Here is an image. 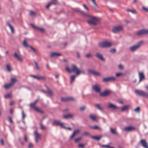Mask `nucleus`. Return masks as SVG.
I'll use <instances>...</instances> for the list:
<instances>
[{"label":"nucleus","mask_w":148,"mask_h":148,"mask_svg":"<svg viewBox=\"0 0 148 148\" xmlns=\"http://www.w3.org/2000/svg\"><path fill=\"white\" fill-rule=\"evenodd\" d=\"M6 24L10 27L12 33L14 34V29L13 27L8 22H7Z\"/></svg>","instance_id":"26"},{"label":"nucleus","mask_w":148,"mask_h":148,"mask_svg":"<svg viewBox=\"0 0 148 148\" xmlns=\"http://www.w3.org/2000/svg\"><path fill=\"white\" fill-rule=\"evenodd\" d=\"M135 112H136L139 113L140 111V108L138 107L136 108L134 110Z\"/></svg>","instance_id":"39"},{"label":"nucleus","mask_w":148,"mask_h":148,"mask_svg":"<svg viewBox=\"0 0 148 148\" xmlns=\"http://www.w3.org/2000/svg\"><path fill=\"white\" fill-rule=\"evenodd\" d=\"M34 63L36 65V69L38 70H39L40 69V68H39V67H38L37 63L35 62H34Z\"/></svg>","instance_id":"50"},{"label":"nucleus","mask_w":148,"mask_h":148,"mask_svg":"<svg viewBox=\"0 0 148 148\" xmlns=\"http://www.w3.org/2000/svg\"><path fill=\"white\" fill-rule=\"evenodd\" d=\"M85 109V107L84 106L81 107L80 108V110L81 111H83Z\"/></svg>","instance_id":"55"},{"label":"nucleus","mask_w":148,"mask_h":148,"mask_svg":"<svg viewBox=\"0 0 148 148\" xmlns=\"http://www.w3.org/2000/svg\"><path fill=\"white\" fill-rule=\"evenodd\" d=\"M8 118L9 119V121H10V122L11 123H13V122L12 119V118L10 116H9Z\"/></svg>","instance_id":"54"},{"label":"nucleus","mask_w":148,"mask_h":148,"mask_svg":"<svg viewBox=\"0 0 148 148\" xmlns=\"http://www.w3.org/2000/svg\"><path fill=\"white\" fill-rule=\"evenodd\" d=\"M95 106L99 110L102 111L103 109L101 107V106L99 104H95Z\"/></svg>","instance_id":"31"},{"label":"nucleus","mask_w":148,"mask_h":148,"mask_svg":"<svg viewBox=\"0 0 148 148\" xmlns=\"http://www.w3.org/2000/svg\"><path fill=\"white\" fill-rule=\"evenodd\" d=\"M88 72L89 74H92L94 75L100 76V73L97 72V71L91 69L88 70Z\"/></svg>","instance_id":"10"},{"label":"nucleus","mask_w":148,"mask_h":148,"mask_svg":"<svg viewBox=\"0 0 148 148\" xmlns=\"http://www.w3.org/2000/svg\"><path fill=\"white\" fill-rule=\"evenodd\" d=\"M14 103V101H10V106H12Z\"/></svg>","instance_id":"61"},{"label":"nucleus","mask_w":148,"mask_h":148,"mask_svg":"<svg viewBox=\"0 0 148 148\" xmlns=\"http://www.w3.org/2000/svg\"><path fill=\"white\" fill-rule=\"evenodd\" d=\"M40 128L42 130H44L45 129V127L41 123L40 124Z\"/></svg>","instance_id":"52"},{"label":"nucleus","mask_w":148,"mask_h":148,"mask_svg":"<svg viewBox=\"0 0 148 148\" xmlns=\"http://www.w3.org/2000/svg\"><path fill=\"white\" fill-rule=\"evenodd\" d=\"M89 20L87 21L88 23L90 25H95L98 21V19L96 17L93 16H89Z\"/></svg>","instance_id":"2"},{"label":"nucleus","mask_w":148,"mask_h":148,"mask_svg":"<svg viewBox=\"0 0 148 148\" xmlns=\"http://www.w3.org/2000/svg\"><path fill=\"white\" fill-rule=\"evenodd\" d=\"M53 125H56L57 126H59L60 127L63 128H65L64 124L62 123L60 121L58 120H54L52 123Z\"/></svg>","instance_id":"7"},{"label":"nucleus","mask_w":148,"mask_h":148,"mask_svg":"<svg viewBox=\"0 0 148 148\" xmlns=\"http://www.w3.org/2000/svg\"><path fill=\"white\" fill-rule=\"evenodd\" d=\"M31 25L33 27L35 28V29H36L37 30L40 31V32H44V29L43 28H40L38 27H36L33 24H31Z\"/></svg>","instance_id":"23"},{"label":"nucleus","mask_w":148,"mask_h":148,"mask_svg":"<svg viewBox=\"0 0 148 148\" xmlns=\"http://www.w3.org/2000/svg\"><path fill=\"white\" fill-rule=\"evenodd\" d=\"M144 34H148V29H143Z\"/></svg>","instance_id":"43"},{"label":"nucleus","mask_w":148,"mask_h":148,"mask_svg":"<svg viewBox=\"0 0 148 148\" xmlns=\"http://www.w3.org/2000/svg\"><path fill=\"white\" fill-rule=\"evenodd\" d=\"M115 80L116 78L115 77L111 76L103 78L102 79V81L103 82H108L114 81Z\"/></svg>","instance_id":"8"},{"label":"nucleus","mask_w":148,"mask_h":148,"mask_svg":"<svg viewBox=\"0 0 148 148\" xmlns=\"http://www.w3.org/2000/svg\"><path fill=\"white\" fill-rule=\"evenodd\" d=\"M136 34L138 36H140L144 34L143 29H142L136 32Z\"/></svg>","instance_id":"30"},{"label":"nucleus","mask_w":148,"mask_h":148,"mask_svg":"<svg viewBox=\"0 0 148 148\" xmlns=\"http://www.w3.org/2000/svg\"><path fill=\"white\" fill-rule=\"evenodd\" d=\"M90 0L92 1V2L95 5L96 7L97 8V6L95 2V0Z\"/></svg>","instance_id":"56"},{"label":"nucleus","mask_w":148,"mask_h":148,"mask_svg":"<svg viewBox=\"0 0 148 148\" xmlns=\"http://www.w3.org/2000/svg\"><path fill=\"white\" fill-rule=\"evenodd\" d=\"M61 55V54L60 53L52 52L51 53L50 56L51 57H53L60 56Z\"/></svg>","instance_id":"22"},{"label":"nucleus","mask_w":148,"mask_h":148,"mask_svg":"<svg viewBox=\"0 0 148 148\" xmlns=\"http://www.w3.org/2000/svg\"><path fill=\"white\" fill-rule=\"evenodd\" d=\"M76 75H73L71 76L70 77V83L72 84L74 80Z\"/></svg>","instance_id":"29"},{"label":"nucleus","mask_w":148,"mask_h":148,"mask_svg":"<svg viewBox=\"0 0 148 148\" xmlns=\"http://www.w3.org/2000/svg\"><path fill=\"white\" fill-rule=\"evenodd\" d=\"M108 107L109 108L113 109H118L119 107L115 105H114L112 103H109L108 106Z\"/></svg>","instance_id":"19"},{"label":"nucleus","mask_w":148,"mask_h":148,"mask_svg":"<svg viewBox=\"0 0 148 148\" xmlns=\"http://www.w3.org/2000/svg\"><path fill=\"white\" fill-rule=\"evenodd\" d=\"M90 127L92 129L96 130L98 129H100V127L97 125L90 126Z\"/></svg>","instance_id":"38"},{"label":"nucleus","mask_w":148,"mask_h":148,"mask_svg":"<svg viewBox=\"0 0 148 148\" xmlns=\"http://www.w3.org/2000/svg\"><path fill=\"white\" fill-rule=\"evenodd\" d=\"M102 136H99L98 137H97L95 136H92L91 138L95 139L97 140H99L100 139L102 138Z\"/></svg>","instance_id":"33"},{"label":"nucleus","mask_w":148,"mask_h":148,"mask_svg":"<svg viewBox=\"0 0 148 148\" xmlns=\"http://www.w3.org/2000/svg\"><path fill=\"white\" fill-rule=\"evenodd\" d=\"M6 68L8 71H11V69L9 64H7L6 66Z\"/></svg>","instance_id":"40"},{"label":"nucleus","mask_w":148,"mask_h":148,"mask_svg":"<svg viewBox=\"0 0 148 148\" xmlns=\"http://www.w3.org/2000/svg\"><path fill=\"white\" fill-rule=\"evenodd\" d=\"M122 29V26L120 25L114 27L112 29V31L114 33H116L121 31Z\"/></svg>","instance_id":"9"},{"label":"nucleus","mask_w":148,"mask_h":148,"mask_svg":"<svg viewBox=\"0 0 148 148\" xmlns=\"http://www.w3.org/2000/svg\"><path fill=\"white\" fill-rule=\"evenodd\" d=\"M124 130L127 132L135 130V127L132 126H129L125 127Z\"/></svg>","instance_id":"17"},{"label":"nucleus","mask_w":148,"mask_h":148,"mask_svg":"<svg viewBox=\"0 0 148 148\" xmlns=\"http://www.w3.org/2000/svg\"><path fill=\"white\" fill-rule=\"evenodd\" d=\"M29 47L34 52L36 51V50L33 48L32 46H29Z\"/></svg>","instance_id":"62"},{"label":"nucleus","mask_w":148,"mask_h":148,"mask_svg":"<svg viewBox=\"0 0 148 148\" xmlns=\"http://www.w3.org/2000/svg\"><path fill=\"white\" fill-rule=\"evenodd\" d=\"M61 100L64 101H75V99L72 97H68L64 98H61Z\"/></svg>","instance_id":"14"},{"label":"nucleus","mask_w":148,"mask_h":148,"mask_svg":"<svg viewBox=\"0 0 148 148\" xmlns=\"http://www.w3.org/2000/svg\"><path fill=\"white\" fill-rule=\"evenodd\" d=\"M12 86V85H11V84H10V83L6 84L4 85V88L5 89H8L11 87Z\"/></svg>","instance_id":"32"},{"label":"nucleus","mask_w":148,"mask_h":148,"mask_svg":"<svg viewBox=\"0 0 148 148\" xmlns=\"http://www.w3.org/2000/svg\"><path fill=\"white\" fill-rule=\"evenodd\" d=\"M98 45L100 47L106 48L110 47L112 45V44L108 41H104L99 43Z\"/></svg>","instance_id":"3"},{"label":"nucleus","mask_w":148,"mask_h":148,"mask_svg":"<svg viewBox=\"0 0 148 148\" xmlns=\"http://www.w3.org/2000/svg\"><path fill=\"white\" fill-rule=\"evenodd\" d=\"M143 43L142 41H140L138 42L137 44L130 47V51L132 52L135 51L140 47Z\"/></svg>","instance_id":"5"},{"label":"nucleus","mask_w":148,"mask_h":148,"mask_svg":"<svg viewBox=\"0 0 148 148\" xmlns=\"http://www.w3.org/2000/svg\"><path fill=\"white\" fill-rule=\"evenodd\" d=\"M110 131L111 133L113 134H117V132H116L115 129H114L112 127H110Z\"/></svg>","instance_id":"36"},{"label":"nucleus","mask_w":148,"mask_h":148,"mask_svg":"<svg viewBox=\"0 0 148 148\" xmlns=\"http://www.w3.org/2000/svg\"><path fill=\"white\" fill-rule=\"evenodd\" d=\"M82 139L81 137H79L78 138H76L75 140V142L77 143L80 140Z\"/></svg>","instance_id":"42"},{"label":"nucleus","mask_w":148,"mask_h":148,"mask_svg":"<svg viewBox=\"0 0 148 148\" xmlns=\"http://www.w3.org/2000/svg\"><path fill=\"white\" fill-rule=\"evenodd\" d=\"M78 146L79 147L83 148L84 147V145L83 144L80 143L78 145Z\"/></svg>","instance_id":"48"},{"label":"nucleus","mask_w":148,"mask_h":148,"mask_svg":"<svg viewBox=\"0 0 148 148\" xmlns=\"http://www.w3.org/2000/svg\"><path fill=\"white\" fill-rule=\"evenodd\" d=\"M71 66V69H70L68 67H66L65 68V70L69 72H73L76 73V75H79L80 74V71L76 66L74 64H72Z\"/></svg>","instance_id":"1"},{"label":"nucleus","mask_w":148,"mask_h":148,"mask_svg":"<svg viewBox=\"0 0 148 148\" xmlns=\"http://www.w3.org/2000/svg\"><path fill=\"white\" fill-rule=\"evenodd\" d=\"M30 14L31 16H35L36 15V13L33 11H31L30 12Z\"/></svg>","instance_id":"47"},{"label":"nucleus","mask_w":148,"mask_h":148,"mask_svg":"<svg viewBox=\"0 0 148 148\" xmlns=\"http://www.w3.org/2000/svg\"><path fill=\"white\" fill-rule=\"evenodd\" d=\"M30 76L32 77H33L34 78H35L37 79L38 80V78H39V76H36L35 75H30Z\"/></svg>","instance_id":"46"},{"label":"nucleus","mask_w":148,"mask_h":148,"mask_svg":"<svg viewBox=\"0 0 148 148\" xmlns=\"http://www.w3.org/2000/svg\"><path fill=\"white\" fill-rule=\"evenodd\" d=\"M110 52L112 53H114L116 51V50L114 49H111L110 51Z\"/></svg>","instance_id":"57"},{"label":"nucleus","mask_w":148,"mask_h":148,"mask_svg":"<svg viewBox=\"0 0 148 148\" xmlns=\"http://www.w3.org/2000/svg\"><path fill=\"white\" fill-rule=\"evenodd\" d=\"M51 5L50 4V3H49V4H48L46 6V8H48Z\"/></svg>","instance_id":"64"},{"label":"nucleus","mask_w":148,"mask_h":148,"mask_svg":"<svg viewBox=\"0 0 148 148\" xmlns=\"http://www.w3.org/2000/svg\"><path fill=\"white\" fill-rule=\"evenodd\" d=\"M89 117L92 120L95 121L97 119V117L95 115H90L89 116Z\"/></svg>","instance_id":"27"},{"label":"nucleus","mask_w":148,"mask_h":148,"mask_svg":"<svg viewBox=\"0 0 148 148\" xmlns=\"http://www.w3.org/2000/svg\"><path fill=\"white\" fill-rule=\"evenodd\" d=\"M127 11L128 12H131L133 14H135L136 13V10L134 9H127Z\"/></svg>","instance_id":"37"},{"label":"nucleus","mask_w":148,"mask_h":148,"mask_svg":"<svg viewBox=\"0 0 148 148\" xmlns=\"http://www.w3.org/2000/svg\"><path fill=\"white\" fill-rule=\"evenodd\" d=\"M140 143L141 144L142 146L144 147L145 148H148V144L145 140H141Z\"/></svg>","instance_id":"13"},{"label":"nucleus","mask_w":148,"mask_h":148,"mask_svg":"<svg viewBox=\"0 0 148 148\" xmlns=\"http://www.w3.org/2000/svg\"><path fill=\"white\" fill-rule=\"evenodd\" d=\"M34 134L35 136V141L36 143H38V140L40 138V136L37 131L34 132Z\"/></svg>","instance_id":"15"},{"label":"nucleus","mask_w":148,"mask_h":148,"mask_svg":"<svg viewBox=\"0 0 148 148\" xmlns=\"http://www.w3.org/2000/svg\"><path fill=\"white\" fill-rule=\"evenodd\" d=\"M38 78H39L38 80H40V79L45 80V77L43 76H39Z\"/></svg>","instance_id":"45"},{"label":"nucleus","mask_w":148,"mask_h":148,"mask_svg":"<svg viewBox=\"0 0 148 148\" xmlns=\"http://www.w3.org/2000/svg\"><path fill=\"white\" fill-rule=\"evenodd\" d=\"M142 8L146 11L148 12V9L147 8L145 7H143Z\"/></svg>","instance_id":"63"},{"label":"nucleus","mask_w":148,"mask_h":148,"mask_svg":"<svg viewBox=\"0 0 148 148\" xmlns=\"http://www.w3.org/2000/svg\"><path fill=\"white\" fill-rule=\"evenodd\" d=\"M38 99H36L34 102L31 103L30 104L29 106L32 108H33L34 110L38 112H40V113H43V112L42 111H40V110H39V109L37 107L34 106V105L36 104V103L38 101Z\"/></svg>","instance_id":"6"},{"label":"nucleus","mask_w":148,"mask_h":148,"mask_svg":"<svg viewBox=\"0 0 148 148\" xmlns=\"http://www.w3.org/2000/svg\"><path fill=\"white\" fill-rule=\"evenodd\" d=\"M16 81V79L15 78H12L11 79V82L10 83L11 84V85H12L14 84L15 82Z\"/></svg>","instance_id":"34"},{"label":"nucleus","mask_w":148,"mask_h":148,"mask_svg":"<svg viewBox=\"0 0 148 148\" xmlns=\"http://www.w3.org/2000/svg\"><path fill=\"white\" fill-rule=\"evenodd\" d=\"M11 95L10 94H7L5 95L4 97L5 98H8L10 97Z\"/></svg>","instance_id":"44"},{"label":"nucleus","mask_w":148,"mask_h":148,"mask_svg":"<svg viewBox=\"0 0 148 148\" xmlns=\"http://www.w3.org/2000/svg\"><path fill=\"white\" fill-rule=\"evenodd\" d=\"M23 45L25 47H29V46H30L27 44L25 40H24L23 42Z\"/></svg>","instance_id":"35"},{"label":"nucleus","mask_w":148,"mask_h":148,"mask_svg":"<svg viewBox=\"0 0 148 148\" xmlns=\"http://www.w3.org/2000/svg\"><path fill=\"white\" fill-rule=\"evenodd\" d=\"M19 127L20 129H21V130H25L27 129V128L26 126H25V127H24V128L23 127L21 126H19Z\"/></svg>","instance_id":"49"},{"label":"nucleus","mask_w":148,"mask_h":148,"mask_svg":"<svg viewBox=\"0 0 148 148\" xmlns=\"http://www.w3.org/2000/svg\"><path fill=\"white\" fill-rule=\"evenodd\" d=\"M33 147V145L31 143H29V145H28V148H31V147Z\"/></svg>","instance_id":"51"},{"label":"nucleus","mask_w":148,"mask_h":148,"mask_svg":"<svg viewBox=\"0 0 148 148\" xmlns=\"http://www.w3.org/2000/svg\"><path fill=\"white\" fill-rule=\"evenodd\" d=\"M121 73H116V75L117 77H119L121 76L122 75Z\"/></svg>","instance_id":"58"},{"label":"nucleus","mask_w":148,"mask_h":148,"mask_svg":"<svg viewBox=\"0 0 148 148\" xmlns=\"http://www.w3.org/2000/svg\"><path fill=\"white\" fill-rule=\"evenodd\" d=\"M130 106L129 105H127L123 106L121 108V111L123 112L125 110H128Z\"/></svg>","instance_id":"25"},{"label":"nucleus","mask_w":148,"mask_h":148,"mask_svg":"<svg viewBox=\"0 0 148 148\" xmlns=\"http://www.w3.org/2000/svg\"><path fill=\"white\" fill-rule=\"evenodd\" d=\"M96 56L101 60L103 61L105 60L102 55L99 53H97L95 55Z\"/></svg>","instance_id":"21"},{"label":"nucleus","mask_w":148,"mask_h":148,"mask_svg":"<svg viewBox=\"0 0 148 148\" xmlns=\"http://www.w3.org/2000/svg\"><path fill=\"white\" fill-rule=\"evenodd\" d=\"M73 115L71 114H68L66 115L63 116V117L65 119H67L69 118H71L73 117Z\"/></svg>","instance_id":"28"},{"label":"nucleus","mask_w":148,"mask_h":148,"mask_svg":"<svg viewBox=\"0 0 148 148\" xmlns=\"http://www.w3.org/2000/svg\"><path fill=\"white\" fill-rule=\"evenodd\" d=\"M138 73L139 77V83L142 80L145 79V77L144 74L143 72H138Z\"/></svg>","instance_id":"11"},{"label":"nucleus","mask_w":148,"mask_h":148,"mask_svg":"<svg viewBox=\"0 0 148 148\" xmlns=\"http://www.w3.org/2000/svg\"><path fill=\"white\" fill-rule=\"evenodd\" d=\"M24 140L25 141H26V142L27 141V136L25 135L24 136Z\"/></svg>","instance_id":"59"},{"label":"nucleus","mask_w":148,"mask_h":148,"mask_svg":"<svg viewBox=\"0 0 148 148\" xmlns=\"http://www.w3.org/2000/svg\"><path fill=\"white\" fill-rule=\"evenodd\" d=\"M135 92L137 95L148 97V93H146L143 91L136 90H135Z\"/></svg>","instance_id":"4"},{"label":"nucleus","mask_w":148,"mask_h":148,"mask_svg":"<svg viewBox=\"0 0 148 148\" xmlns=\"http://www.w3.org/2000/svg\"><path fill=\"white\" fill-rule=\"evenodd\" d=\"M118 67L120 69H123V66L121 64L119 65Z\"/></svg>","instance_id":"60"},{"label":"nucleus","mask_w":148,"mask_h":148,"mask_svg":"<svg viewBox=\"0 0 148 148\" xmlns=\"http://www.w3.org/2000/svg\"><path fill=\"white\" fill-rule=\"evenodd\" d=\"M46 87L47 89V93L48 95L50 97L51 96L53 95V93L52 91L47 86H46Z\"/></svg>","instance_id":"24"},{"label":"nucleus","mask_w":148,"mask_h":148,"mask_svg":"<svg viewBox=\"0 0 148 148\" xmlns=\"http://www.w3.org/2000/svg\"><path fill=\"white\" fill-rule=\"evenodd\" d=\"M80 132V130H75L72 134L70 137V139H71L73 138L75 136L77 135Z\"/></svg>","instance_id":"18"},{"label":"nucleus","mask_w":148,"mask_h":148,"mask_svg":"<svg viewBox=\"0 0 148 148\" xmlns=\"http://www.w3.org/2000/svg\"><path fill=\"white\" fill-rule=\"evenodd\" d=\"M22 120L24 119L26 117V115L25 114L23 111L22 110Z\"/></svg>","instance_id":"41"},{"label":"nucleus","mask_w":148,"mask_h":148,"mask_svg":"<svg viewBox=\"0 0 148 148\" xmlns=\"http://www.w3.org/2000/svg\"><path fill=\"white\" fill-rule=\"evenodd\" d=\"M92 89L97 92L100 93L101 89L97 85H95L92 86Z\"/></svg>","instance_id":"12"},{"label":"nucleus","mask_w":148,"mask_h":148,"mask_svg":"<svg viewBox=\"0 0 148 148\" xmlns=\"http://www.w3.org/2000/svg\"><path fill=\"white\" fill-rule=\"evenodd\" d=\"M110 93V92L106 90L104 91L103 92H100V95L102 97H105L108 96Z\"/></svg>","instance_id":"20"},{"label":"nucleus","mask_w":148,"mask_h":148,"mask_svg":"<svg viewBox=\"0 0 148 148\" xmlns=\"http://www.w3.org/2000/svg\"><path fill=\"white\" fill-rule=\"evenodd\" d=\"M86 57L89 58L92 57V56L90 54L88 53L86 55Z\"/></svg>","instance_id":"53"},{"label":"nucleus","mask_w":148,"mask_h":148,"mask_svg":"<svg viewBox=\"0 0 148 148\" xmlns=\"http://www.w3.org/2000/svg\"><path fill=\"white\" fill-rule=\"evenodd\" d=\"M14 58L17 59L20 62H22V59L21 58V56L20 54H17L15 52L14 53Z\"/></svg>","instance_id":"16"}]
</instances>
